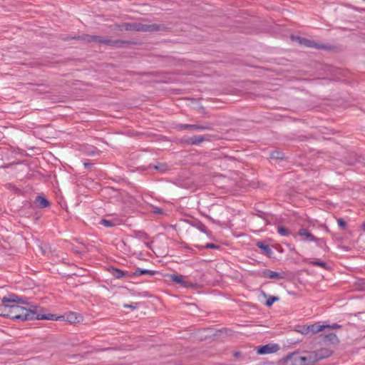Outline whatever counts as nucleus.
Here are the masks:
<instances>
[{
    "mask_svg": "<svg viewBox=\"0 0 365 365\" xmlns=\"http://www.w3.org/2000/svg\"><path fill=\"white\" fill-rule=\"evenodd\" d=\"M115 46H118L120 43H121V42H120L118 41H115Z\"/></svg>",
    "mask_w": 365,
    "mask_h": 365,
    "instance_id": "nucleus-36",
    "label": "nucleus"
},
{
    "mask_svg": "<svg viewBox=\"0 0 365 365\" xmlns=\"http://www.w3.org/2000/svg\"><path fill=\"white\" fill-rule=\"evenodd\" d=\"M143 237H144V239H148V236L146 234H144L143 235Z\"/></svg>",
    "mask_w": 365,
    "mask_h": 365,
    "instance_id": "nucleus-38",
    "label": "nucleus"
},
{
    "mask_svg": "<svg viewBox=\"0 0 365 365\" xmlns=\"http://www.w3.org/2000/svg\"><path fill=\"white\" fill-rule=\"evenodd\" d=\"M320 336L324 341L330 342L332 344H336L339 342V340L336 335L334 333H329L327 334H321Z\"/></svg>",
    "mask_w": 365,
    "mask_h": 365,
    "instance_id": "nucleus-14",
    "label": "nucleus"
},
{
    "mask_svg": "<svg viewBox=\"0 0 365 365\" xmlns=\"http://www.w3.org/2000/svg\"><path fill=\"white\" fill-rule=\"evenodd\" d=\"M157 273L156 271L149 270L145 269L137 268L135 271L132 274V276H140L142 274H147L153 276Z\"/></svg>",
    "mask_w": 365,
    "mask_h": 365,
    "instance_id": "nucleus-18",
    "label": "nucleus"
},
{
    "mask_svg": "<svg viewBox=\"0 0 365 365\" xmlns=\"http://www.w3.org/2000/svg\"><path fill=\"white\" fill-rule=\"evenodd\" d=\"M362 228H363V230H365V222H364V223L362 224Z\"/></svg>",
    "mask_w": 365,
    "mask_h": 365,
    "instance_id": "nucleus-39",
    "label": "nucleus"
},
{
    "mask_svg": "<svg viewBox=\"0 0 365 365\" xmlns=\"http://www.w3.org/2000/svg\"><path fill=\"white\" fill-rule=\"evenodd\" d=\"M182 141L187 145H198L205 141V138L202 135H194L185 138Z\"/></svg>",
    "mask_w": 365,
    "mask_h": 365,
    "instance_id": "nucleus-10",
    "label": "nucleus"
},
{
    "mask_svg": "<svg viewBox=\"0 0 365 365\" xmlns=\"http://www.w3.org/2000/svg\"><path fill=\"white\" fill-rule=\"evenodd\" d=\"M277 232L281 236H289L292 234L291 231L284 226H279L277 227Z\"/></svg>",
    "mask_w": 365,
    "mask_h": 365,
    "instance_id": "nucleus-24",
    "label": "nucleus"
},
{
    "mask_svg": "<svg viewBox=\"0 0 365 365\" xmlns=\"http://www.w3.org/2000/svg\"><path fill=\"white\" fill-rule=\"evenodd\" d=\"M153 212L155 213V214H162L163 213V210L160 207H154L153 210Z\"/></svg>",
    "mask_w": 365,
    "mask_h": 365,
    "instance_id": "nucleus-34",
    "label": "nucleus"
},
{
    "mask_svg": "<svg viewBox=\"0 0 365 365\" xmlns=\"http://www.w3.org/2000/svg\"><path fill=\"white\" fill-rule=\"evenodd\" d=\"M279 350V346L277 344H268L262 346L258 347V354H267L277 351Z\"/></svg>",
    "mask_w": 365,
    "mask_h": 365,
    "instance_id": "nucleus-9",
    "label": "nucleus"
},
{
    "mask_svg": "<svg viewBox=\"0 0 365 365\" xmlns=\"http://www.w3.org/2000/svg\"><path fill=\"white\" fill-rule=\"evenodd\" d=\"M263 277L268 279H284L282 274L278 273L270 269H265L263 272Z\"/></svg>",
    "mask_w": 365,
    "mask_h": 365,
    "instance_id": "nucleus-13",
    "label": "nucleus"
},
{
    "mask_svg": "<svg viewBox=\"0 0 365 365\" xmlns=\"http://www.w3.org/2000/svg\"><path fill=\"white\" fill-rule=\"evenodd\" d=\"M312 264L318 266L322 268H325L327 267V264L324 262L319 260H314L311 262Z\"/></svg>",
    "mask_w": 365,
    "mask_h": 365,
    "instance_id": "nucleus-27",
    "label": "nucleus"
},
{
    "mask_svg": "<svg viewBox=\"0 0 365 365\" xmlns=\"http://www.w3.org/2000/svg\"><path fill=\"white\" fill-rule=\"evenodd\" d=\"M309 330L312 334H317L326 329L325 324H322L320 322L314 323L309 325Z\"/></svg>",
    "mask_w": 365,
    "mask_h": 365,
    "instance_id": "nucleus-17",
    "label": "nucleus"
},
{
    "mask_svg": "<svg viewBox=\"0 0 365 365\" xmlns=\"http://www.w3.org/2000/svg\"><path fill=\"white\" fill-rule=\"evenodd\" d=\"M309 354H316V356H317V361H318L320 359L329 357L331 355V352L329 349H322L317 351L310 352Z\"/></svg>",
    "mask_w": 365,
    "mask_h": 365,
    "instance_id": "nucleus-15",
    "label": "nucleus"
},
{
    "mask_svg": "<svg viewBox=\"0 0 365 365\" xmlns=\"http://www.w3.org/2000/svg\"><path fill=\"white\" fill-rule=\"evenodd\" d=\"M71 38L73 39H79L83 41L86 42H96V43H104L106 45H110L113 43V41L110 38H104L100 36H93V35H88V34H83L82 36H74Z\"/></svg>",
    "mask_w": 365,
    "mask_h": 365,
    "instance_id": "nucleus-5",
    "label": "nucleus"
},
{
    "mask_svg": "<svg viewBox=\"0 0 365 365\" xmlns=\"http://www.w3.org/2000/svg\"><path fill=\"white\" fill-rule=\"evenodd\" d=\"M300 332L303 334H307L309 333H310V330H309V325L307 326H304L302 329V330L300 331Z\"/></svg>",
    "mask_w": 365,
    "mask_h": 365,
    "instance_id": "nucleus-33",
    "label": "nucleus"
},
{
    "mask_svg": "<svg viewBox=\"0 0 365 365\" xmlns=\"http://www.w3.org/2000/svg\"><path fill=\"white\" fill-rule=\"evenodd\" d=\"M42 310H43L42 307L37 306V305L35 306L34 311L36 313V315H37L38 317L35 318L34 319L58 320V319L63 318L62 316H56V314H41Z\"/></svg>",
    "mask_w": 365,
    "mask_h": 365,
    "instance_id": "nucleus-7",
    "label": "nucleus"
},
{
    "mask_svg": "<svg viewBox=\"0 0 365 365\" xmlns=\"http://www.w3.org/2000/svg\"><path fill=\"white\" fill-rule=\"evenodd\" d=\"M116 198L118 201L120 200L125 205H130L133 201L132 197L126 192H118V194L115 195Z\"/></svg>",
    "mask_w": 365,
    "mask_h": 365,
    "instance_id": "nucleus-12",
    "label": "nucleus"
},
{
    "mask_svg": "<svg viewBox=\"0 0 365 365\" xmlns=\"http://www.w3.org/2000/svg\"><path fill=\"white\" fill-rule=\"evenodd\" d=\"M292 38L297 40L298 42L299 43V44L303 45L306 47L316 48H324V46L323 45L316 43L313 41L309 40L305 38L292 36Z\"/></svg>",
    "mask_w": 365,
    "mask_h": 365,
    "instance_id": "nucleus-8",
    "label": "nucleus"
},
{
    "mask_svg": "<svg viewBox=\"0 0 365 365\" xmlns=\"http://www.w3.org/2000/svg\"><path fill=\"white\" fill-rule=\"evenodd\" d=\"M36 203L40 208H45L49 206L50 203L45 197L42 196H38L36 198Z\"/></svg>",
    "mask_w": 365,
    "mask_h": 365,
    "instance_id": "nucleus-20",
    "label": "nucleus"
},
{
    "mask_svg": "<svg viewBox=\"0 0 365 365\" xmlns=\"http://www.w3.org/2000/svg\"><path fill=\"white\" fill-rule=\"evenodd\" d=\"M179 130H210L212 126L210 123L205 124H179L176 126Z\"/></svg>",
    "mask_w": 365,
    "mask_h": 365,
    "instance_id": "nucleus-6",
    "label": "nucleus"
},
{
    "mask_svg": "<svg viewBox=\"0 0 365 365\" xmlns=\"http://www.w3.org/2000/svg\"><path fill=\"white\" fill-rule=\"evenodd\" d=\"M26 304H10L9 318L14 320L28 321L37 318L34 311L36 305L31 304L25 300Z\"/></svg>",
    "mask_w": 365,
    "mask_h": 365,
    "instance_id": "nucleus-1",
    "label": "nucleus"
},
{
    "mask_svg": "<svg viewBox=\"0 0 365 365\" xmlns=\"http://www.w3.org/2000/svg\"><path fill=\"white\" fill-rule=\"evenodd\" d=\"M139 303H130V304H125L123 305L125 308H130L131 309H135L138 307Z\"/></svg>",
    "mask_w": 365,
    "mask_h": 365,
    "instance_id": "nucleus-29",
    "label": "nucleus"
},
{
    "mask_svg": "<svg viewBox=\"0 0 365 365\" xmlns=\"http://www.w3.org/2000/svg\"><path fill=\"white\" fill-rule=\"evenodd\" d=\"M83 165H84V168L86 169H90L93 166V164L91 163H85Z\"/></svg>",
    "mask_w": 365,
    "mask_h": 365,
    "instance_id": "nucleus-35",
    "label": "nucleus"
},
{
    "mask_svg": "<svg viewBox=\"0 0 365 365\" xmlns=\"http://www.w3.org/2000/svg\"><path fill=\"white\" fill-rule=\"evenodd\" d=\"M298 235L301 237H304L309 242L314 241L316 237H314L308 230L305 228H300L298 231Z\"/></svg>",
    "mask_w": 365,
    "mask_h": 365,
    "instance_id": "nucleus-16",
    "label": "nucleus"
},
{
    "mask_svg": "<svg viewBox=\"0 0 365 365\" xmlns=\"http://www.w3.org/2000/svg\"><path fill=\"white\" fill-rule=\"evenodd\" d=\"M317 361V356L314 354L302 356L298 352L288 354L282 359L283 365H313Z\"/></svg>",
    "mask_w": 365,
    "mask_h": 365,
    "instance_id": "nucleus-3",
    "label": "nucleus"
},
{
    "mask_svg": "<svg viewBox=\"0 0 365 365\" xmlns=\"http://www.w3.org/2000/svg\"><path fill=\"white\" fill-rule=\"evenodd\" d=\"M125 276H128V272H125L121 269L115 268V279H119Z\"/></svg>",
    "mask_w": 365,
    "mask_h": 365,
    "instance_id": "nucleus-26",
    "label": "nucleus"
},
{
    "mask_svg": "<svg viewBox=\"0 0 365 365\" xmlns=\"http://www.w3.org/2000/svg\"><path fill=\"white\" fill-rule=\"evenodd\" d=\"M2 304L0 305V316L9 318L10 304H26L25 299L15 294H11L1 299Z\"/></svg>",
    "mask_w": 365,
    "mask_h": 365,
    "instance_id": "nucleus-4",
    "label": "nucleus"
},
{
    "mask_svg": "<svg viewBox=\"0 0 365 365\" xmlns=\"http://www.w3.org/2000/svg\"><path fill=\"white\" fill-rule=\"evenodd\" d=\"M256 245L257 246V247L261 249L264 254H266L268 256H269L272 252L269 246L262 241L257 242Z\"/></svg>",
    "mask_w": 365,
    "mask_h": 365,
    "instance_id": "nucleus-19",
    "label": "nucleus"
},
{
    "mask_svg": "<svg viewBox=\"0 0 365 365\" xmlns=\"http://www.w3.org/2000/svg\"><path fill=\"white\" fill-rule=\"evenodd\" d=\"M337 223H338V225L342 229V230H345L346 227V222H345V220H344V219L342 218H338L337 219Z\"/></svg>",
    "mask_w": 365,
    "mask_h": 365,
    "instance_id": "nucleus-28",
    "label": "nucleus"
},
{
    "mask_svg": "<svg viewBox=\"0 0 365 365\" xmlns=\"http://www.w3.org/2000/svg\"><path fill=\"white\" fill-rule=\"evenodd\" d=\"M170 279L173 282L179 284L184 287H192V283L185 282L184 280V277L182 275L172 274V275H170Z\"/></svg>",
    "mask_w": 365,
    "mask_h": 365,
    "instance_id": "nucleus-11",
    "label": "nucleus"
},
{
    "mask_svg": "<svg viewBox=\"0 0 365 365\" xmlns=\"http://www.w3.org/2000/svg\"><path fill=\"white\" fill-rule=\"evenodd\" d=\"M197 227L202 232H207V227L202 222H198Z\"/></svg>",
    "mask_w": 365,
    "mask_h": 365,
    "instance_id": "nucleus-30",
    "label": "nucleus"
},
{
    "mask_svg": "<svg viewBox=\"0 0 365 365\" xmlns=\"http://www.w3.org/2000/svg\"><path fill=\"white\" fill-rule=\"evenodd\" d=\"M316 245L322 248L324 252L329 251V247L327 245L326 240L324 238H317L316 237L314 241Z\"/></svg>",
    "mask_w": 365,
    "mask_h": 365,
    "instance_id": "nucleus-21",
    "label": "nucleus"
},
{
    "mask_svg": "<svg viewBox=\"0 0 365 365\" xmlns=\"http://www.w3.org/2000/svg\"><path fill=\"white\" fill-rule=\"evenodd\" d=\"M99 224L106 227H112L114 225L113 221L106 219H102Z\"/></svg>",
    "mask_w": 365,
    "mask_h": 365,
    "instance_id": "nucleus-25",
    "label": "nucleus"
},
{
    "mask_svg": "<svg viewBox=\"0 0 365 365\" xmlns=\"http://www.w3.org/2000/svg\"><path fill=\"white\" fill-rule=\"evenodd\" d=\"M145 245L147 247L150 248V244L149 242H146Z\"/></svg>",
    "mask_w": 365,
    "mask_h": 365,
    "instance_id": "nucleus-37",
    "label": "nucleus"
},
{
    "mask_svg": "<svg viewBox=\"0 0 365 365\" xmlns=\"http://www.w3.org/2000/svg\"><path fill=\"white\" fill-rule=\"evenodd\" d=\"M325 326H326V329H339L341 327V325H339L336 323H334L331 325L325 324Z\"/></svg>",
    "mask_w": 365,
    "mask_h": 365,
    "instance_id": "nucleus-31",
    "label": "nucleus"
},
{
    "mask_svg": "<svg viewBox=\"0 0 365 365\" xmlns=\"http://www.w3.org/2000/svg\"><path fill=\"white\" fill-rule=\"evenodd\" d=\"M205 248L209 249H219L220 246L213 243H207L205 246Z\"/></svg>",
    "mask_w": 365,
    "mask_h": 365,
    "instance_id": "nucleus-32",
    "label": "nucleus"
},
{
    "mask_svg": "<svg viewBox=\"0 0 365 365\" xmlns=\"http://www.w3.org/2000/svg\"><path fill=\"white\" fill-rule=\"evenodd\" d=\"M120 31H135L140 32H156L159 31H165L166 26L163 24H146L141 22L123 23L115 25Z\"/></svg>",
    "mask_w": 365,
    "mask_h": 365,
    "instance_id": "nucleus-2",
    "label": "nucleus"
},
{
    "mask_svg": "<svg viewBox=\"0 0 365 365\" xmlns=\"http://www.w3.org/2000/svg\"><path fill=\"white\" fill-rule=\"evenodd\" d=\"M270 158L273 160H284L285 157L282 152L279 150H274L271 153Z\"/></svg>",
    "mask_w": 365,
    "mask_h": 365,
    "instance_id": "nucleus-22",
    "label": "nucleus"
},
{
    "mask_svg": "<svg viewBox=\"0 0 365 365\" xmlns=\"http://www.w3.org/2000/svg\"><path fill=\"white\" fill-rule=\"evenodd\" d=\"M264 297H267V301L265 302V305L267 307H271L275 302L279 301V297L275 296H267L264 294Z\"/></svg>",
    "mask_w": 365,
    "mask_h": 365,
    "instance_id": "nucleus-23",
    "label": "nucleus"
}]
</instances>
